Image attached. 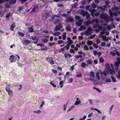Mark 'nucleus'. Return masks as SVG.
<instances>
[{
  "instance_id": "1",
  "label": "nucleus",
  "mask_w": 120,
  "mask_h": 120,
  "mask_svg": "<svg viewBox=\"0 0 120 120\" xmlns=\"http://www.w3.org/2000/svg\"><path fill=\"white\" fill-rule=\"evenodd\" d=\"M97 7V10L99 12H97V11L95 9H93L92 10H89V11L91 12L92 16L94 17L95 16H97L100 14L101 12V14L100 16V18L104 19L106 22H109V16L106 14H104L103 11H105V8H107L106 6L104 5L103 7L100 6Z\"/></svg>"
},
{
  "instance_id": "2",
  "label": "nucleus",
  "mask_w": 120,
  "mask_h": 120,
  "mask_svg": "<svg viewBox=\"0 0 120 120\" xmlns=\"http://www.w3.org/2000/svg\"><path fill=\"white\" fill-rule=\"evenodd\" d=\"M105 66L108 71L107 72L112 74L115 72L113 70H112L110 68L109 64L108 63H106L105 64Z\"/></svg>"
},
{
  "instance_id": "3",
  "label": "nucleus",
  "mask_w": 120,
  "mask_h": 120,
  "mask_svg": "<svg viewBox=\"0 0 120 120\" xmlns=\"http://www.w3.org/2000/svg\"><path fill=\"white\" fill-rule=\"evenodd\" d=\"M92 31V30L91 27H89L85 32V34L86 35H89L91 34V32Z\"/></svg>"
},
{
  "instance_id": "4",
  "label": "nucleus",
  "mask_w": 120,
  "mask_h": 120,
  "mask_svg": "<svg viewBox=\"0 0 120 120\" xmlns=\"http://www.w3.org/2000/svg\"><path fill=\"white\" fill-rule=\"evenodd\" d=\"M62 27V24L61 23H59L56 26L54 30L55 31H56L58 30L60 31V29Z\"/></svg>"
},
{
  "instance_id": "5",
  "label": "nucleus",
  "mask_w": 120,
  "mask_h": 120,
  "mask_svg": "<svg viewBox=\"0 0 120 120\" xmlns=\"http://www.w3.org/2000/svg\"><path fill=\"white\" fill-rule=\"evenodd\" d=\"M65 20L67 22H72L74 21V19L71 16H69L68 18H66Z\"/></svg>"
},
{
  "instance_id": "6",
  "label": "nucleus",
  "mask_w": 120,
  "mask_h": 120,
  "mask_svg": "<svg viewBox=\"0 0 120 120\" xmlns=\"http://www.w3.org/2000/svg\"><path fill=\"white\" fill-rule=\"evenodd\" d=\"M46 60L48 62L51 64H55L54 61L51 58H46Z\"/></svg>"
},
{
  "instance_id": "7",
  "label": "nucleus",
  "mask_w": 120,
  "mask_h": 120,
  "mask_svg": "<svg viewBox=\"0 0 120 120\" xmlns=\"http://www.w3.org/2000/svg\"><path fill=\"white\" fill-rule=\"evenodd\" d=\"M120 64V63H118L117 62H116L115 65V70L116 72H117L119 68V65Z\"/></svg>"
},
{
  "instance_id": "8",
  "label": "nucleus",
  "mask_w": 120,
  "mask_h": 120,
  "mask_svg": "<svg viewBox=\"0 0 120 120\" xmlns=\"http://www.w3.org/2000/svg\"><path fill=\"white\" fill-rule=\"evenodd\" d=\"M38 8V5H36L34 7L32 10V11L34 12H36L37 11Z\"/></svg>"
},
{
  "instance_id": "9",
  "label": "nucleus",
  "mask_w": 120,
  "mask_h": 120,
  "mask_svg": "<svg viewBox=\"0 0 120 120\" xmlns=\"http://www.w3.org/2000/svg\"><path fill=\"white\" fill-rule=\"evenodd\" d=\"M14 55H11L9 58V60L11 62H12L14 60Z\"/></svg>"
},
{
  "instance_id": "10",
  "label": "nucleus",
  "mask_w": 120,
  "mask_h": 120,
  "mask_svg": "<svg viewBox=\"0 0 120 120\" xmlns=\"http://www.w3.org/2000/svg\"><path fill=\"white\" fill-rule=\"evenodd\" d=\"M82 20L76 22V24L77 26H79L81 25L82 24Z\"/></svg>"
},
{
  "instance_id": "11",
  "label": "nucleus",
  "mask_w": 120,
  "mask_h": 120,
  "mask_svg": "<svg viewBox=\"0 0 120 120\" xmlns=\"http://www.w3.org/2000/svg\"><path fill=\"white\" fill-rule=\"evenodd\" d=\"M88 12L86 11H83L81 12V14L83 16H86V15L88 14Z\"/></svg>"
},
{
  "instance_id": "12",
  "label": "nucleus",
  "mask_w": 120,
  "mask_h": 120,
  "mask_svg": "<svg viewBox=\"0 0 120 120\" xmlns=\"http://www.w3.org/2000/svg\"><path fill=\"white\" fill-rule=\"evenodd\" d=\"M15 26V25L14 23L12 24L10 27V29L11 31H13L14 29Z\"/></svg>"
},
{
  "instance_id": "13",
  "label": "nucleus",
  "mask_w": 120,
  "mask_h": 120,
  "mask_svg": "<svg viewBox=\"0 0 120 120\" xmlns=\"http://www.w3.org/2000/svg\"><path fill=\"white\" fill-rule=\"evenodd\" d=\"M64 56L66 58H68V57H71L72 56L71 55L68 53H65L64 55Z\"/></svg>"
},
{
  "instance_id": "14",
  "label": "nucleus",
  "mask_w": 120,
  "mask_h": 120,
  "mask_svg": "<svg viewBox=\"0 0 120 120\" xmlns=\"http://www.w3.org/2000/svg\"><path fill=\"white\" fill-rule=\"evenodd\" d=\"M71 29V28L70 27L69 25L68 24V26L66 27V30L67 31H70Z\"/></svg>"
},
{
  "instance_id": "15",
  "label": "nucleus",
  "mask_w": 120,
  "mask_h": 120,
  "mask_svg": "<svg viewBox=\"0 0 120 120\" xmlns=\"http://www.w3.org/2000/svg\"><path fill=\"white\" fill-rule=\"evenodd\" d=\"M95 22L97 24H98L99 23V21L97 19H93L92 21H91V23H93L94 22Z\"/></svg>"
},
{
  "instance_id": "16",
  "label": "nucleus",
  "mask_w": 120,
  "mask_h": 120,
  "mask_svg": "<svg viewBox=\"0 0 120 120\" xmlns=\"http://www.w3.org/2000/svg\"><path fill=\"white\" fill-rule=\"evenodd\" d=\"M28 30H29V32H32L34 31V30L33 28V27L32 26L30 27L29 28Z\"/></svg>"
},
{
  "instance_id": "17",
  "label": "nucleus",
  "mask_w": 120,
  "mask_h": 120,
  "mask_svg": "<svg viewBox=\"0 0 120 120\" xmlns=\"http://www.w3.org/2000/svg\"><path fill=\"white\" fill-rule=\"evenodd\" d=\"M10 86L9 85H7L6 86V90L7 91H8L10 90Z\"/></svg>"
},
{
  "instance_id": "18",
  "label": "nucleus",
  "mask_w": 120,
  "mask_h": 120,
  "mask_svg": "<svg viewBox=\"0 0 120 120\" xmlns=\"http://www.w3.org/2000/svg\"><path fill=\"white\" fill-rule=\"evenodd\" d=\"M99 71L101 74V75H102L103 74V75L105 76L107 75V73L105 71H104L103 73L102 71L100 70H99Z\"/></svg>"
},
{
  "instance_id": "19",
  "label": "nucleus",
  "mask_w": 120,
  "mask_h": 120,
  "mask_svg": "<svg viewBox=\"0 0 120 120\" xmlns=\"http://www.w3.org/2000/svg\"><path fill=\"white\" fill-rule=\"evenodd\" d=\"M90 76L92 77L93 78H94L95 77V74L92 71H91L90 72Z\"/></svg>"
},
{
  "instance_id": "20",
  "label": "nucleus",
  "mask_w": 120,
  "mask_h": 120,
  "mask_svg": "<svg viewBox=\"0 0 120 120\" xmlns=\"http://www.w3.org/2000/svg\"><path fill=\"white\" fill-rule=\"evenodd\" d=\"M109 13L110 15V17H113V13H112V11L111 10H109Z\"/></svg>"
},
{
  "instance_id": "21",
  "label": "nucleus",
  "mask_w": 120,
  "mask_h": 120,
  "mask_svg": "<svg viewBox=\"0 0 120 120\" xmlns=\"http://www.w3.org/2000/svg\"><path fill=\"white\" fill-rule=\"evenodd\" d=\"M99 72L98 71L97 72L96 74V76L97 78L99 80H100V77L99 75Z\"/></svg>"
},
{
  "instance_id": "22",
  "label": "nucleus",
  "mask_w": 120,
  "mask_h": 120,
  "mask_svg": "<svg viewBox=\"0 0 120 120\" xmlns=\"http://www.w3.org/2000/svg\"><path fill=\"white\" fill-rule=\"evenodd\" d=\"M16 0H11L10 2L11 4H14L16 2Z\"/></svg>"
},
{
  "instance_id": "23",
  "label": "nucleus",
  "mask_w": 120,
  "mask_h": 120,
  "mask_svg": "<svg viewBox=\"0 0 120 120\" xmlns=\"http://www.w3.org/2000/svg\"><path fill=\"white\" fill-rule=\"evenodd\" d=\"M93 43V42L91 41H89L87 42V44L88 45H91Z\"/></svg>"
},
{
  "instance_id": "24",
  "label": "nucleus",
  "mask_w": 120,
  "mask_h": 120,
  "mask_svg": "<svg viewBox=\"0 0 120 120\" xmlns=\"http://www.w3.org/2000/svg\"><path fill=\"white\" fill-rule=\"evenodd\" d=\"M111 78L112 80V82H116V79L113 76H112Z\"/></svg>"
},
{
  "instance_id": "25",
  "label": "nucleus",
  "mask_w": 120,
  "mask_h": 120,
  "mask_svg": "<svg viewBox=\"0 0 120 120\" xmlns=\"http://www.w3.org/2000/svg\"><path fill=\"white\" fill-rule=\"evenodd\" d=\"M43 40V42L44 43H46L48 41V39L47 38L42 39L41 41Z\"/></svg>"
},
{
  "instance_id": "26",
  "label": "nucleus",
  "mask_w": 120,
  "mask_h": 120,
  "mask_svg": "<svg viewBox=\"0 0 120 120\" xmlns=\"http://www.w3.org/2000/svg\"><path fill=\"white\" fill-rule=\"evenodd\" d=\"M7 91L8 92V94L9 95L12 96V90H10Z\"/></svg>"
},
{
  "instance_id": "27",
  "label": "nucleus",
  "mask_w": 120,
  "mask_h": 120,
  "mask_svg": "<svg viewBox=\"0 0 120 120\" xmlns=\"http://www.w3.org/2000/svg\"><path fill=\"white\" fill-rule=\"evenodd\" d=\"M18 35L22 37H23L24 36V34L23 33H21L20 32H18Z\"/></svg>"
},
{
  "instance_id": "28",
  "label": "nucleus",
  "mask_w": 120,
  "mask_h": 120,
  "mask_svg": "<svg viewBox=\"0 0 120 120\" xmlns=\"http://www.w3.org/2000/svg\"><path fill=\"white\" fill-rule=\"evenodd\" d=\"M24 42L26 44H28L29 43H30L31 42L30 41H29L27 40H25L24 41Z\"/></svg>"
},
{
  "instance_id": "29",
  "label": "nucleus",
  "mask_w": 120,
  "mask_h": 120,
  "mask_svg": "<svg viewBox=\"0 0 120 120\" xmlns=\"http://www.w3.org/2000/svg\"><path fill=\"white\" fill-rule=\"evenodd\" d=\"M91 22L90 21H87L85 22V24L86 26L89 25Z\"/></svg>"
},
{
  "instance_id": "30",
  "label": "nucleus",
  "mask_w": 120,
  "mask_h": 120,
  "mask_svg": "<svg viewBox=\"0 0 120 120\" xmlns=\"http://www.w3.org/2000/svg\"><path fill=\"white\" fill-rule=\"evenodd\" d=\"M93 46L95 48H97L98 47V45L96 44L95 43H93Z\"/></svg>"
},
{
  "instance_id": "31",
  "label": "nucleus",
  "mask_w": 120,
  "mask_h": 120,
  "mask_svg": "<svg viewBox=\"0 0 120 120\" xmlns=\"http://www.w3.org/2000/svg\"><path fill=\"white\" fill-rule=\"evenodd\" d=\"M60 21V19H56L54 22V23L55 24H56L58 23Z\"/></svg>"
},
{
  "instance_id": "32",
  "label": "nucleus",
  "mask_w": 120,
  "mask_h": 120,
  "mask_svg": "<svg viewBox=\"0 0 120 120\" xmlns=\"http://www.w3.org/2000/svg\"><path fill=\"white\" fill-rule=\"evenodd\" d=\"M86 61L87 62V64H91L92 63V62L90 60H87Z\"/></svg>"
},
{
  "instance_id": "33",
  "label": "nucleus",
  "mask_w": 120,
  "mask_h": 120,
  "mask_svg": "<svg viewBox=\"0 0 120 120\" xmlns=\"http://www.w3.org/2000/svg\"><path fill=\"white\" fill-rule=\"evenodd\" d=\"M99 61L100 63H103L104 62V60L103 58L101 57L99 58Z\"/></svg>"
},
{
  "instance_id": "34",
  "label": "nucleus",
  "mask_w": 120,
  "mask_h": 120,
  "mask_svg": "<svg viewBox=\"0 0 120 120\" xmlns=\"http://www.w3.org/2000/svg\"><path fill=\"white\" fill-rule=\"evenodd\" d=\"M84 49L85 50H89V49L88 47L86 45L84 46Z\"/></svg>"
},
{
  "instance_id": "35",
  "label": "nucleus",
  "mask_w": 120,
  "mask_h": 120,
  "mask_svg": "<svg viewBox=\"0 0 120 120\" xmlns=\"http://www.w3.org/2000/svg\"><path fill=\"white\" fill-rule=\"evenodd\" d=\"M68 102H67V103H66V104L64 105L63 109L64 111H65L66 110V107L67 105L68 104Z\"/></svg>"
},
{
  "instance_id": "36",
  "label": "nucleus",
  "mask_w": 120,
  "mask_h": 120,
  "mask_svg": "<svg viewBox=\"0 0 120 120\" xmlns=\"http://www.w3.org/2000/svg\"><path fill=\"white\" fill-rule=\"evenodd\" d=\"M75 19L76 20H78L79 21L82 20L80 17L78 16H75Z\"/></svg>"
},
{
  "instance_id": "37",
  "label": "nucleus",
  "mask_w": 120,
  "mask_h": 120,
  "mask_svg": "<svg viewBox=\"0 0 120 120\" xmlns=\"http://www.w3.org/2000/svg\"><path fill=\"white\" fill-rule=\"evenodd\" d=\"M9 0H0V4L4 3L5 2L8 1Z\"/></svg>"
},
{
  "instance_id": "38",
  "label": "nucleus",
  "mask_w": 120,
  "mask_h": 120,
  "mask_svg": "<svg viewBox=\"0 0 120 120\" xmlns=\"http://www.w3.org/2000/svg\"><path fill=\"white\" fill-rule=\"evenodd\" d=\"M82 57V56L81 55H76L75 56V58L76 59H78L79 58H81Z\"/></svg>"
},
{
  "instance_id": "39",
  "label": "nucleus",
  "mask_w": 120,
  "mask_h": 120,
  "mask_svg": "<svg viewBox=\"0 0 120 120\" xmlns=\"http://www.w3.org/2000/svg\"><path fill=\"white\" fill-rule=\"evenodd\" d=\"M81 102V101H75V103L74 104V105H77L79 104Z\"/></svg>"
},
{
  "instance_id": "40",
  "label": "nucleus",
  "mask_w": 120,
  "mask_h": 120,
  "mask_svg": "<svg viewBox=\"0 0 120 120\" xmlns=\"http://www.w3.org/2000/svg\"><path fill=\"white\" fill-rule=\"evenodd\" d=\"M59 17V16H57L56 15H55L52 17V19L53 20L55 19V17Z\"/></svg>"
},
{
  "instance_id": "41",
  "label": "nucleus",
  "mask_w": 120,
  "mask_h": 120,
  "mask_svg": "<svg viewBox=\"0 0 120 120\" xmlns=\"http://www.w3.org/2000/svg\"><path fill=\"white\" fill-rule=\"evenodd\" d=\"M111 82V79L110 78L106 79V82Z\"/></svg>"
},
{
  "instance_id": "42",
  "label": "nucleus",
  "mask_w": 120,
  "mask_h": 120,
  "mask_svg": "<svg viewBox=\"0 0 120 120\" xmlns=\"http://www.w3.org/2000/svg\"><path fill=\"white\" fill-rule=\"evenodd\" d=\"M10 13H8V14L6 15V18H7V19H6L8 20V19L9 17H10Z\"/></svg>"
},
{
  "instance_id": "43",
  "label": "nucleus",
  "mask_w": 120,
  "mask_h": 120,
  "mask_svg": "<svg viewBox=\"0 0 120 120\" xmlns=\"http://www.w3.org/2000/svg\"><path fill=\"white\" fill-rule=\"evenodd\" d=\"M50 84L52 85V86H53V87H56V85L54 84V83L52 82H50Z\"/></svg>"
},
{
  "instance_id": "44",
  "label": "nucleus",
  "mask_w": 120,
  "mask_h": 120,
  "mask_svg": "<svg viewBox=\"0 0 120 120\" xmlns=\"http://www.w3.org/2000/svg\"><path fill=\"white\" fill-rule=\"evenodd\" d=\"M34 112L35 113H37L38 114H39L41 112V111L40 110H38L37 111H34Z\"/></svg>"
},
{
  "instance_id": "45",
  "label": "nucleus",
  "mask_w": 120,
  "mask_h": 120,
  "mask_svg": "<svg viewBox=\"0 0 120 120\" xmlns=\"http://www.w3.org/2000/svg\"><path fill=\"white\" fill-rule=\"evenodd\" d=\"M93 53L95 56H96L97 55L98 52L94 50Z\"/></svg>"
},
{
  "instance_id": "46",
  "label": "nucleus",
  "mask_w": 120,
  "mask_h": 120,
  "mask_svg": "<svg viewBox=\"0 0 120 120\" xmlns=\"http://www.w3.org/2000/svg\"><path fill=\"white\" fill-rule=\"evenodd\" d=\"M82 75L81 73L79 74H77L76 75V76L77 77H80L82 76Z\"/></svg>"
},
{
  "instance_id": "47",
  "label": "nucleus",
  "mask_w": 120,
  "mask_h": 120,
  "mask_svg": "<svg viewBox=\"0 0 120 120\" xmlns=\"http://www.w3.org/2000/svg\"><path fill=\"white\" fill-rule=\"evenodd\" d=\"M81 66L82 67H85L86 66V64L85 63H82L81 64Z\"/></svg>"
},
{
  "instance_id": "48",
  "label": "nucleus",
  "mask_w": 120,
  "mask_h": 120,
  "mask_svg": "<svg viewBox=\"0 0 120 120\" xmlns=\"http://www.w3.org/2000/svg\"><path fill=\"white\" fill-rule=\"evenodd\" d=\"M118 13L115 12L114 13H113V16H114L115 17H117V16L118 15Z\"/></svg>"
},
{
  "instance_id": "49",
  "label": "nucleus",
  "mask_w": 120,
  "mask_h": 120,
  "mask_svg": "<svg viewBox=\"0 0 120 120\" xmlns=\"http://www.w3.org/2000/svg\"><path fill=\"white\" fill-rule=\"evenodd\" d=\"M31 39L33 40H35L36 39V36H32Z\"/></svg>"
},
{
  "instance_id": "50",
  "label": "nucleus",
  "mask_w": 120,
  "mask_h": 120,
  "mask_svg": "<svg viewBox=\"0 0 120 120\" xmlns=\"http://www.w3.org/2000/svg\"><path fill=\"white\" fill-rule=\"evenodd\" d=\"M55 43L54 42L53 43L50 42L49 43V45L50 46L54 45L55 44Z\"/></svg>"
},
{
  "instance_id": "51",
  "label": "nucleus",
  "mask_w": 120,
  "mask_h": 120,
  "mask_svg": "<svg viewBox=\"0 0 120 120\" xmlns=\"http://www.w3.org/2000/svg\"><path fill=\"white\" fill-rule=\"evenodd\" d=\"M113 106H114L113 105H112L111 106V107L109 108L110 110H109V112H110V114H111V111L112 109V108H113Z\"/></svg>"
},
{
  "instance_id": "52",
  "label": "nucleus",
  "mask_w": 120,
  "mask_h": 120,
  "mask_svg": "<svg viewBox=\"0 0 120 120\" xmlns=\"http://www.w3.org/2000/svg\"><path fill=\"white\" fill-rule=\"evenodd\" d=\"M70 52L72 53H75V52L74 50L72 49H70Z\"/></svg>"
},
{
  "instance_id": "53",
  "label": "nucleus",
  "mask_w": 120,
  "mask_h": 120,
  "mask_svg": "<svg viewBox=\"0 0 120 120\" xmlns=\"http://www.w3.org/2000/svg\"><path fill=\"white\" fill-rule=\"evenodd\" d=\"M95 34H93L91 35L90 37V39H92L94 38L95 37Z\"/></svg>"
},
{
  "instance_id": "54",
  "label": "nucleus",
  "mask_w": 120,
  "mask_h": 120,
  "mask_svg": "<svg viewBox=\"0 0 120 120\" xmlns=\"http://www.w3.org/2000/svg\"><path fill=\"white\" fill-rule=\"evenodd\" d=\"M86 18L87 19H88L90 18V15L88 13L86 15Z\"/></svg>"
},
{
  "instance_id": "55",
  "label": "nucleus",
  "mask_w": 120,
  "mask_h": 120,
  "mask_svg": "<svg viewBox=\"0 0 120 120\" xmlns=\"http://www.w3.org/2000/svg\"><path fill=\"white\" fill-rule=\"evenodd\" d=\"M78 38L79 40H83V38L82 36H79L78 37Z\"/></svg>"
},
{
  "instance_id": "56",
  "label": "nucleus",
  "mask_w": 120,
  "mask_h": 120,
  "mask_svg": "<svg viewBox=\"0 0 120 120\" xmlns=\"http://www.w3.org/2000/svg\"><path fill=\"white\" fill-rule=\"evenodd\" d=\"M104 29H106L105 28H104L103 30L101 32V33L102 34H105V31L104 30Z\"/></svg>"
},
{
  "instance_id": "57",
  "label": "nucleus",
  "mask_w": 120,
  "mask_h": 120,
  "mask_svg": "<svg viewBox=\"0 0 120 120\" xmlns=\"http://www.w3.org/2000/svg\"><path fill=\"white\" fill-rule=\"evenodd\" d=\"M117 62L120 63V58L119 57H117L116 59Z\"/></svg>"
},
{
  "instance_id": "58",
  "label": "nucleus",
  "mask_w": 120,
  "mask_h": 120,
  "mask_svg": "<svg viewBox=\"0 0 120 120\" xmlns=\"http://www.w3.org/2000/svg\"><path fill=\"white\" fill-rule=\"evenodd\" d=\"M67 42L69 44H71L72 43V40H69V41H68Z\"/></svg>"
},
{
  "instance_id": "59",
  "label": "nucleus",
  "mask_w": 120,
  "mask_h": 120,
  "mask_svg": "<svg viewBox=\"0 0 120 120\" xmlns=\"http://www.w3.org/2000/svg\"><path fill=\"white\" fill-rule=\"evenodd\" d=\"M52 71L54 73L56 74L57 73V71L56 70H55L54 69H52Z\"/></svg>"
},
{
  "instance_id": "60",
  "label": "nucleus",
  "mask_w": 120,
  "mask_h": 120,
  "mask_svg": "<svg viewBox=\"0 0 120 120\" xmlns=\"http://www.w3.org/2000/svg\"><path fill=\"white\" fill-rule=\"evenodd\" d=\"M45 17L46 18H48L49 16V14L48 13H45Z\"/></svg>"
},
{
  "instance_id": "61",
  "label": "nucleus",
  "mask_w": 120,
  "mask_h": 120,
  "mask_svg": "<svg viewBox=\"0 0 120 120\" xmlns=\"http://www.w3.org/2000/svg\"><path fill=\"white\" fill-rule=\"evenodd\" d=\"M86 118V116H84L83 118L80 119L79 120H84Z\"/></svg>"
},
{
  "instance_id": "62",
  "label": "nucleus",
  "mask_w": 120,
  "mask_h": 120,
  "mask_svg": "<svg viewBox=\"0 0 120 120\" xmlns=\"http://www.w3.org/2000/svg\"><path fill=\"white\" fill-rule=\"evenodd\" d=\"M102 39L104 41H105V40H106V36H105L102 35Z\"/></svg>"
},
{
  "instance_id": "63",
  "label": "nucleus",
  "mask_w": 120,
  "mask_h": 120,
  "mask_svg": "<svg viewBox=\"0 0 120 120\" xmlns=\"http://www.w3.org/2000/svg\"><path fill=\"white\" fill-rule=\"evenodd\" d=\"M106 45V43L105 42L102 43L101 44V45L102 46H105Z\"/></svg>"
},
{
  "instance_id": "64",
  "label": "nucleus",
  "mask_w": 120,
  "mask_h": 120,
  "mask_svg": "<svg viewBox=\"0 0 120 120\" xmlns=\"http://www.w3.org/2000/svg\"><path fill=\"white\" fill-rule=\"evenodd\" d=\"M120 76V68L119 69L118 72V74L117 75V77Z\"/></svg>"
}]
</instances>
